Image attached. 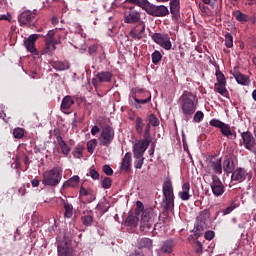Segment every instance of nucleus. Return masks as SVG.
I'll return each mask as SVG.
<instances>
[{
    "label": "nucleus",
    "mask_w": 256,
    "mask_h": 256,
    "mask_svg": "<svg viewBox=\"0 0 256 256\" xmlns=\"http://www.w3.org/2000/svg\"><path fill=\"white\" fill-rule=\"evenodd\" d=\"M239 207V204L233 200L225 209L222 210V215H229Z\"/></svg>",
    "instance_id": "36"
},
{
    "label": "nucleus",
    "mask_w": 256,
    "mask_h": 256,
    "mask_svg": "<svg viewBox=\"0 0 256 256\" xmlns=\"http://www.w3.org/2000/svg\"><path fill=\"white\" fill-rule=\"evenodd\" d=\"M204 117H205V114H203V112L197 111V112L194 114L193 121H194V123H201V120H202Z\"/></svg>",
    "instance_id": "52"
},
{
    "label": "nucleus",
    "mask_w": 256,
    "mask_h": 256,
    "mask_svg": "<svg viewBox=\"0 0 256 256\" xmlns=\"http://www.w3.org/2000/svg\"><path fill=\"white\" fill-rule=\"evenodd\" d=\"M207 171L208 173H215L216 175H221L223 173V164L221 163V158H211L207 161Z\"/></svg>",
    "instance_id": "10"
},
{
    "label": "nucleus",
    "mask_w": 256,
    "mask_h": 256,
    "mask_svg": "<svg viewBox=\"0 0 256 256\" xmlns=\"http://www.w3.org/2000/svg\"><path fill=\"white\" fill-rule=\"evenodd\" d=\"M199 9H200L201 13H203L204 15H209V9L207 8V6H205V4L200 3Z\"/></svg>",
    "instance_id": "56"
},
{
    "label": "nucleus",
    "mask_w": 256,
    "mask_h": 256,
    "mask_svg": "<svg viewBox=\"0 0 256 256\" xmlns=\"http://www.w3.org/2000/svg\"><path fill=\"white\" fill-rule=\"evenodd\" d=\"M233 76L239 85L247 86L251 83L249 76H245L239 72H235Z\"/></svg>",
    "instance_id": "26"
},
{
    "label": "nucleus",
    "mask_w": 256,
    "mask_h": 256,
    "mask_svg": "<svg viewBox=\"0 0 256 256\" xmlns=\"http://www.w3.org/2000/svg\"><path fill=\"white\" fill-rule=\"evenodd\" d=\"M13 135L15 139H23L25 135V130H23V128H15L13 131Z\"/></svg>",
    "instance_id": "49"
},
{
    "label": "nucleus",
    "mask_w": 256,
    "mask_h": 256,
    "mask_svg": "<svg viewBox=\"0 0 256 256\" xmlns=\"http://www.w3.org/2000/svg\"><path fill=\"white\" fill-rule=\"evenodd\" d=\"M233 16L235 17L236 21H239V23H247V21H249V15L241 12V10H236L233 13Z\"/></svg>",
    "instance_id": "29"
},
{
    "label": "nucleus",
    "mask_w": 256,
    "mask_h": 256,
    "mask_svg": "<svg viewBox=\"0 0 256 256\" xmlns=\"http://www.w3.org/2000/svg\"><path fill=\"white\" fill-rule=\"evenodd\" d=\"M56 141L58 143V147H59L62 155L67 157V155H69V153H71V149H72L71 146L73 144L71 142H70V144H67V142H65V140H63V137H61V135L56 136Z\"/></svg>",
    "instance_id": "15"
},
{
    "label": "nucleus",
    "mask_w": 256,
    "mask_h": 256,
    "mask_svg": "<svg viewBox=\"0 0 256 256\" xmlns=\"http://www.w3.org/2000/svg\"><path fill=\"white\" fill-rule=\"evenodd\" d=\"M61 179H63V168L54 167L43 173L42 183L49 187H57V184L61 183Z\"/></svg>",
    "instance_id": "3"
},
{
    "label": "nucleus",
    "mask_w": 256,
    "mask_h": 256,
    "mask_svg": "<svg viewBox=\"0 0 256 256\" xmlns=\"http://www.w3.org/2000/svg\"><path fill=\"white\" fill-rule=\"evenodd\" d=\"M120 169L121 171H129L131 169V152L124 155Z\"/></svg>",
    "instance_id": "25"
},
{
    "label": "nucleus",
    "mask_w": 256,
    "mask_h": 256,
    "mask_svg": "<svg viewBox=\"0 0 256 256\" xmlns=\"http://www.w3.org/2000/svg\"><path fill=\"white\" fill-rule=\"evenodd\" d=\"M101 185L103 189H111V185H113V180L109 177H104L102 179Z\"/></svg>",
    "instance_id": "47"
},
{
    "label": "nucleus",
    "mask_w": 256,
    "mask_h": 256,
    "mask_svg": "<svg viewBox=\"0 0 256 256\" xmlns=\"http://www.w3.org/2000/svg\"><path fill=\"white\" fill-rule=\"evenodd\" d=\"M102 171L103 173H105V175H108L109 177L113 175V168H111V166L107 164L102 167Z\"/></svg>",
    "instance_id": "53"
},
{
    "label": "nucleus",
    "mask_w": 256,
    "mask_h": 256,
    "mask_svg": "<svg viewBox=\"0 0 256 256\" xmlns=\"http://www.w3.org/2000/svg\"><path fill=\"white\" fill-rule=\"evenodd\" d=\"M90 177L94 180L99 179V172L97 170H90Z\"/></svg>",
    "instance_id": "59"
},
{
    "label": "nucleus",
    "mask_w": 256,
    "mask_h": 256,
    "mask_svg": "<svg viewBox=\"0 0 256 256\" xmlns=\"http://www.w3.org/2000/svg\"><path fill=\"white\" fill-rule=\"evenodd\" d=\"M34 15L31 11H24L20 14L18 21L20 25H31L33 23Z\"/></svg>",
    "instance_id": "18"
},
{
    "label": "nucleus",
    "mask_w": 256,
    "mask_h": 256,
    "mask_svg": "<svg viewBox=\"0 0 256 256\" xmlns=\"http://www.w3.org/2000/svg\"><path fill=\"white\" fill-rule=\"evenodd\" d=\"M56 47H55V41L53 40H47L46 41V46L43 50V53H45L46 55H51L53 54V52L55 51Z\"/></svg>",
    "instance_id": "32"
},
{
    "label": "nucleus",
    "mask_w": 256,
    "mask_h": 256,
    "mask_svg": "<svg viewBox=\"0 0 256 256\" xmlns=\"http://www.w3.org/2000/svg\"><path fill=\"white\" fill-rule=\"evenodd\" d=\"M135 157V162H134V167L135 169H141L143 167V161H145V158L143 156H134Z\"/></svg>",
    "instance_id": "51"
},
{
    "label": "nucleus",
    "mask_w": 256,
    "mask_h": 256,
    "mask_svg": "<svg viewBox=\"0 0 256 256\" xmlns=\"http://www.w3.org/2000/svg\"><path fill=\"white\" fill-rule=\"evenodd\" d=\"M143 118L137 117L136 118V131L138 135H143Z\"/></svg>",
    "instance_id": "43"
},
{
    "label": "nucleus",
    "mask_w": 256,
    "mask_h": 256,
    "mask_svg": "<svg viewBox=\"0 0 256 256\" xmlns=\"http://www.w3.org/2000/svg\"><path fill=\"white\" fill-rule=\"evenodd\" d=\"M95 147H97V139H91L87 142L88 153H94Z\"/></svg>",
    "instance_id": "46"
},
{
    "label": "nucleus",
    "mask_w": 256,
    "mask_h": 256,
    "mask_svg": "<svg viewBox=\"0 0 256 256\" xmlns=\"http://www.w3.org/2000/svg\"><path fill=\"white\" fill-rule=\"evenodd\" d=\"M225 46L228 49H231V47H233V35L231 33H227L225 35Z\"/></svg>",
    "instance_id": "48"
},
{
    "label": "nucleus",
    "mask_w": 256,
    "mask_h": 256,
    "mask_svg": "<svg viewBox=\"0 0 256 256\" xmlns=\"http://www.w3.org/2000/svg\"><path fill=\"white\" fill-rule=\"evenodd\" d=\"M154 43L165 49L166 51H171L173 44L171 43V37L167 33H154L152 36Z\"/></svg>",
    "instance_id": "7"
},
{
    "label": "nucleus",
    "mask_w": 256,
    "mask_h": 256,
    "mask_svg": "<svg viewBox=\"0 0 256 256\" xmlns=\"http://www.w3.org/2000/svg\"><path fill=\"white\" fill-rule=\"evenodd\" d=\"M64 211V217H66V219L73 217V205L69 202L64 201Z\"/></svg>",
    "instance_id": "37"
},
{
    "label": "nucleus",
    "mask_w": 256,
    "mask_h": 256,
    "mask_svg": "<svg viewBox=\"0 0 256 256\" xmlns=\"http://www.w3.org/2000/svg\"><path fill=\"white\" fill-rule=\"evenodd\" d=\"M80 197H91V200L89 201V203H91V201H95V196L93 195V190H91L90 188H85V187H81L80 188Z\"/></svg>",
    "instance_id": "35"
},
{
    "label": "nucleus",
    "mask_w": 256,
    "mask_h": 256,
    "mask_svg": "<svg viewBox=\"0 0 256 256\" xmlns=\"http://www.w3.org/2000/svg\"><path fill=\"white\" fill-rule=\"evenodd\" d=\"M55 36V30H50L47 33L48 41H53V37Z\"/></svg>",
    "instance_id": "61"
},
{
    "label": "nucleus",
    "mask_w": 256,
    "mask_h": 256,
    "mask_svg": "<svg viewBox=\"0 0 256 256\" xmlns=\"http://www.w3.org/2000/svg\"><path fill=\"white\" fill-rule=\"evenodd\" d=\"M73 155H74V157H77L79 159L81 157V155H83V148H81V147L75 148Z\"/></svg>",
    "instance_id": "55"
},
{
    "label": "nucleus",
    "mask_w": 256,
    "mask_h": 256,
    "mask_svg": "<svg viewBox=\"0 0 256 256\" xmlns=\"http://www.w3.org/2000/svg\"><path fill=\"white\" fill-rule=\"evenodd\" d=\"M216 79L217 83L216 84H225L227 83V80L225 79V75L221 71H216Z\"/></svg>",
    "instance_id": "50"
},
{
    "label": "nucleus",
    "mask_w": 256,
    "mask_h": 256,
    "mask_svg": "<svg viewBox=\"0 0 256 256\" xmlns=\"http://www.w3.org/2000/svg\"><path fill=\"white\" fill-rule=\"evenodd\" d=\"M212 193L215 197H221L225 193V185L221 182V179L217 175L212 174V182L210 183Z\"/></svg>",
    "instance_id": "9"
},
{
    "label": "nucleus",
    "mask_w": 256,
    "mask_h": 256,
    "mask_svg": "<svg viewBox=\"0 0 256 256\" xmlns=\"http://www.w3.org/2000/svg\"><path fill=\"white\" fill-rule=\"evenodd\" d=\"M130 256H143V252H141V250L138 249V250H135L134 252H132L130 254Z\"/></svg>",
    "instance_id": "64"
},
{
    "label": "nucleus",
    "mask_w": 256,
    "mask_h": 256,
    "mask_svg": "<svg viewBox=\"0 0 256 256\" xmlns=\"http://www.w3.org/2000/svg\"><path fill=\"white\" fill-rule=\"evenodd\" d=\"M157 214L153 212V209H145L142 213L141 221H140V231L143 233H149L151 229H153V225H155V218Z\"/></svg>",
    "instance_id": "4"
},
{
    "label": "nucleus",
    "mask_w": 256,
    "mask_h": 256,
    "mask_svg": "<svg viewBox=\"0 0 256 256\" xmlns=\"http://www.w3.org/2000/svg\"><path fill=\"white\" fill-rule=\"evenodd\" d=\"M136 207L138 208L137 213H139V211H143V202L137 201Z\"/></svg>",
    "instance_id": "63"
},
{
    "label": "nucleus",
    "mask_w": 256,
    "mask_h": 256,
    "mask_svg": "<svg viewBox=\"0 0 256 256\" xmlns=\"http://www.w3.org/2000/svg\"><path fill=\"white\" fill-rule=\"evenodd\" d=\"M190 189L191 185L188 182L182 185V191L179 192V197L182 201H189L191 199V195H189Z\"/></svg>",
    "instance_id": "22"
},
{
    "label": "nucleus",
    "mask_w": 256,
    "mask_h": 256,
    "mask_svg": "<svg viewBox=\"0 0 256 256\" xmlns=\"http://www.w3.org/2000/svg\"><path fill=\"white\" fill-rule=\"evenodd\" d=\"M146 13L152 17H167V15H169V8L165 5H155L150 3Z\"/></svg>",
    "instance_id": "8"
},
{
    "label": "nucleus",
    "mask_w": 256,
    "mask_h": 256,
    "mask_svg": "<svg viewBox=\"0 0 256 256\" xmlns=\"http://www.w3.org/2000/svg\"><path fill=\"white\" fill-rule=\"evenodd\" d=\"M248 178V181H251V175L247 173V170L244 168H237L231 176L232 181H237L238 183H243L245 179Z\"/></svg>",
    "instance_id": "11"
},
{
    "label": "nucleus",
    "mask_w": 256,
    "mask_h": 256,
    "mask_svg": "<svg viewBox=\"0 0 256 256\" xmlns=\"http://www.w3.org/2000/svg\"><path fill=\"white\" fill-rule=\"evenodd\" d=\"M153 245V241L149 238L138 239L137 247L139 249H145L147 247H151Z\"/></svg>",
    "instance_id": "34"
},
{
    "label": "nucleus",
    "mask_w": 256,
    "mask_h": 256,
    "mask_svg": "<svg viewBox=\"0 0 256 256\" xmlns=\"http://www.w3.org/2000/svg\"><path fill=\"white\" fill-rule=\"evenodd\" d=\"M145 93H148L147 91L143 90V89H138L135 91V94L136 97H146L147 98V95H145Z\"/></svg>",
    "instance_id": "57"
},
{
    "label": "nucleus",
    "mask_w": 256,
    "mask_h": 256,
    "mask_svg": "<svg viewBox=\"0 0 256 256\" xmlns=\"http://www.w3.org/2000/svg\"><path fill=\"white\" fill-rule=\"evenodd\" d=\"M175 247V243L173 240H167L163 242L162 246L160 247L161 253H165L167 255L173 253V248Z\"/></svg>",
    "instance_id": "23"
},
{
    "label": "nucleus",
    "mask_w": 256,
    "mask_h": 256,
    "mask_svg": "<svg viewBox=\"0 0 256 256\" xmlns=\"http://www.w3.org/2000/svg\"><path fill=\"white\" fill-rule=\"evenodd\" d=\"M209 123L211 127H216L217 129H220V132L224 137H227L232 141H235V139H237V132L231 130V126H229V124H225L224 122L217 119H212Z\"/></svg>",
    "instance_id": "5"
},
{
    "label": "nucleus",
    "mask_w": 256,
    "mask_h": 256,
    "mask_svg": "<svg viewBox=\"0 0 256 256\" xmlns=\"http://www.w3.org/2000/svg\"><path fill=\"white\" fill-rule=\"evenodd\" d=\"M53 68L56 69V71H65L69 69V64L58 61L53 63Z\"/></svg>",
    "instance_id": "40"
},
{
    "label": "nucleus",
    "mask_w": 256,
    "mask_h": 256,
    "mask_svg": "<svg viewBox=\"0 0 256 256\" xmlns=\"http://www.w3.org/2000/svg\"><path fill=\"white\" fill-rule=\"evenodd\" d=\"M148 124L152 125V127H159L160 122H159L157 116H155V114H150L148 116Z\"/></svg>",
    "instance_id": "42"
},
{
    "label": "nucleus",
    "mask_w": 256,
    "mask_h": 256,
    "mask_svg": "<svg viewBox=\"0 0 256 256\" xmlns=\"http://www.w3.org/2000/svg\"><path fill=\"white\" fill-rule=\"evenodd\" d=\"M73 105H75V100H73V97L68 95L62 99L60 109L63 113H67V111H69Z\"/></svg>",
    "instance_id": "21"
},
{
    "label": "nucleus",
    "mask_w": 256,
    "mask_h": 256,
    "mask_svg": "<svg viewBox=\"0 0 256 256\" xmlns=\"http://www.w3.org/2000/svg\"><path fill=\"white\" fill-rule=\"evenodd\" d=\"M148 147H149V141H147V138H145V140H140L133 147L134 156H143V153L147 151Z\"/></svg>",
    "instance_id": "14"
},
{
    "label": "nucleus",
    "mask_w": 256,
    "mask_h": 256,
    "mask_svg": "<svg viewBox=\"0 0 256 256\" xmlns=\"http://www.w3.org/2000/svg\"><path fill=\"white\" fill-rule=\"evenodd\" d=\"M223 169L225 173H233L235 171V162L231 158H228L224 161Z\"/></svg>",
    "instance_id": "30"
},
{
    "label": "nucleus",
    "mask_w": 256,
    "mask_h": 256,
    "mask_svg": "<svg viewBox=\"0 0 256 256\" xmlns=\"http://www.w3.org/2000/svg\"><path fill=\"white\" fill-rule=\"evenodd\" d=\"M80 178L79 176H73L69 180L65 181L62 185L63 189H67V187H77L79 185Z\"/></svg>",
    "instance_id": "31"
},
{
    "label": "nucleus",
    "mask_w": 256,
    "mask_h": 256,
    "mask_svg": "<svg viewBox=\"0 0 256 256\" xmlns=\"http://www.w3.org/2000/svg\"><path fill=\"white\" fill-rule=\"evenodd\" d=\"M181 9V3L179 0H171L170 1V13L173 16L174 19H179L181 16L180 10Z\"/></svg>",
    "instance_id": "19"
},
{
    "label": "nucleus",
    "mask_w": 256,
    "mask_h": 256,
    "mask_svg": "<svg viewBox=\"0 0 256 256\" xmlns=\"http://www.w3.org/2000/svg\"><path fill=\"white\" fill-rule=\"evenodd\" d=\"M163 200L162 207L165 211H171L175 207V196L173 194V183L171 180H165L162 186Z\"/></svg>",
    "instance_id": "2"
},
{
    "label": "nucleus",
    "mask_w": 256,
    "mask_h": 256,
    "mask_svg": "<svg viewBox=\"0 0 256 256\" xmlns=\"http://www.w3.org/2000/svg\"><path fill=\"white\" fill-rule=\"evenodd\" d=\"M115 139V130L111 126H105L98 138L100 147H109Z\"/></svg>",
    "instance_id": "6"
},
{
    "label": "nucleus",
    "mask_w": 256,
    "mask_h": 256,
    "mask_svg": "<svg viewBox=\"0 0 256 256\" xmlns=\"http://www.w3.org/2000/svg\"><path fill=\"white\" fill-rule=\"evenodd\" d=\"M132 39H137L138 41L145 37V24L138 25L130 30L129 33Z\"/></svg>",
    "instance_id": "16"
},
{
    "label": "nucleus",
    "mask_w": 256,
    "mask_h": 256,
    "mask_svg": "<svg viewBox=\"0 0 256 256\" xmlns=\"http://www.w3.org/2000/svg\"><path fill=\"white\" fill-rule=\"evenodd\" d=\"M178 103L182 111L184 121H189L197 111L199 99H197V95L189 91H184L180 96Z\"/></svg>",
    "instance_id": "1"
},
{
    "label": "nucleus",
    "mask_w": 256,
    "mask_h": 256,
    "mask_svg": "<svg viewBox=\"0 0 256 256\" xmlns=\"http://www.w3.org/2000/svg\"><path fill=\"white\" fill-rule=\"evenodd\" d=\"M58 256H67L69 255V248L61 246L60 243L57 244Z\"/></svg>",
    "instance_id": "45"
},
{
    "label": "nucleus",
    "mask_w": 256,
    "mask_h": 256,
    "mask_svg": "<svg viewBox=\"0 0 256 256\" xmlns=\"http://www.w3.org/2000/svg\"><path fill=\"white\" fill-rule=\"evenodd\" d=\"M41 35L39 34H31L25 41L24 45L30 53H33V55H39V52H37V48H35V41L39 39Z\"/></svg>",
    "instance_id": "12"
},
{
    "label": "nucleus",
    "mask_w": 256,
    "mask_h": 256,
    "mask_svg": "<svg viewBox=\"0 0 256 256\" xmlns=\"http://www.w3.org/2000/svg\"><path fill=\"white\" fill-rule=\"evenodd\" d=\"M161 59H163V55H161V52L156 50L152 53V63L154 65H157L161 61Z\"/></svg>",
    "instance_id": "44"
},
{
    "label": "nucleus",
    "mask_w": 256,
    "mask_h": 256,
    "mask_svg": "<svg viewBox=\"0 0 256 256\" xmlns=\"http://www.w3.org/2000/svg\"><path fill=\"white\" fill-rule=\"evenodd\" d=\"M144 95L147 96V98H140L137 95H133L132 99H134V105L136 109H141V105H145L146 103H149L151 101V93L150 92H144ZM140 98V99H139Z\"/></svg>",
    "instance_id": "20"
},
{
    "label": "nucleus",
    "mask_w": 256,
    "mask_h": 256,
    "mask_svg": "<svg viewBox=\"0 0 256 256\" xmlns=\"http://www.w3.org/2000/svg\"><path fill=\"white\" fill-rule=\"evenodd\" d=\"M109 202H107V200H104L100 203L97 204L96 209H98V211H101L102 213H107L109 211Z\"/></svg>",
    "instance_id": "39"
},
{
    "label": "nucleus",
    "mask_w": 256,
    "mask_h": 256,
    "mask_svg": "<svg viewBox=\"0 0 256 256\" xmlns=\"http://www.w3.org/2000/svg\"><path fill=\"white\" fill-rule=\"evenodd\" d=\"M125 227H130V229H135L139 225V218L137 216L130 215L126 218L124 222Z\"/></svg>",
    "instance_id": "28"
},
{
    "label": "nucleus",
    "mask_w": 256,
    "mask_h": 256,
    "mask_svg": "<svg viewBox=\"0 0 256 256\" xmlns=\"http://www.w3.org/2000/svg\"><path fill=\"white\" fill-rule=\"evenodd\" d=\"M151 137V124H146L145 130H144V138L149 139Z\"/></svg>",
    "instance_id": "54"
},
{
    "label": "nucleus",
    "mask_w": 256,
    "mask_h": 256,
    "mask_svg": "<svg viewBox=\"0 0 256 256\" xmlns=\"http://www.w3.org/2000/svg\"><path fill=\"white\" fill-rule=\"evenodd\" d=\"M99 83H110L113 74H111V72L109 71H102V72H98L96 75Z\"/></svg>",
    "instance_id": "24"
},
{
    "label": "nucleus",
    "mask_w": 256,
    "mask_h": 256,
    "mask_svg": "<svg viewBox=\"0 0 256 256\" xmlns=\"http://www.w3.org/2000/svg\"><path fill=\"white\" fill-rule=\"evenodd\" d=\"M100 129H99V126L95 125L92 127L91 129V135H97V133H99Z\"/></svg>",
    "instance_id": "60"
},
{
    "label": "nucleus",
    "mask_w": 256,
    "mask_h": 256,
    "mask_svg": "<svg viewBox=\"0 0 256 256\" xmlns=\"http://www.w3.org/2000/svg\"><path fill=\"white\" fill-rule=\"evenodd\" d=\"M226 85H227V83L215 84V90H217V93L222 95V97H227L229 95Z\"/></svg>",
    "instance_id": "38"
},
{
    "label": "nucleus",
    "mask_w": 256,
    "mask_h": 256,
    "mask_svg": "<svg viewBox=\"0 0 256 256\" xmlns=\"http://www.w3.org/2000/svg\"><path fill=\"white\" fill-rule=\"evenodd\" d=\"M127 2L131 3L132 5H137L138 7L143 9V11H145L146 13H147V10L149 9V5L151 4L149 0H127Z\"/></svg>",
    "instance_id": "27"
},
{
    "label": "nucleus",
    "mask_w": 256,
    "mask_h": 256,
    "mask_svg": "<svg viewBox=\"0 0 256 256\" xmlns=\"http://www.w3.org/2000/svg\"><path fill=\"white\" fill-rule=\"evenodd\" d=\"M93 53H97V45H91L89 47V54L93 55Z\"/></svg>",
    "instance_id": "62"
},
{
    "label": "nucleus",
    "mask_w": 256,
    "mask_h": 256,
    "mask_svg": "<svg viewBox=\"0 0 256 256\" xmlns=\"http://www.w3.org/2000/svg\"><path fill=\"white\" fill-rule=\"evenodd\" d=\"M210 217L209 210H203L200 212L199 216L197 217V221L199 223H205Z\"/></svg>",
    "instance_id": "41"
},
{
    "label": "nucleus",
    "mask_w": 256,
    "mask_h": 256,
    "mask_svg": "<svg viewBox=\"0 0 256 256\" xmlns=\"http://www.w3.org/2000/svg\"><path fill=\"white\" fill-rule=\"evenodd\" d=\"M214 237H215V232L213 231L205 232V239H207V241H211Z\"/></svg>",
    "instance_id": "58"
},
{
    "label": "nucleus",
    "mask_w": 256,
    "mask_h": 256,
    "mask_svg": "<svg viewBox=\"0 0 256 256\" xmlns=\"http://www.w3.org/2000/svg\"><path fill=\"white\" fill-rule=\"evenodd\" d=\"M241 137L243 139V143L249 151L255 147V138H253V134L251 132H243L241 133Z\"/></svg>",
    "instance_id": "17"
},
{
    "label": "nucleus",
    "mask_w": 256,
    "mask_h": 256,
    "mask_svg": "<svg viewBox=\"0 0 256 256\" xmlns=\"http://www.w3.org/2000/svg\"><path fill=\"white\" fill-rule=\"evenodd\" d=\"M141 21V13L134 8H129L125 12V23H139Z\"/></svg>",
    "instance_id": "13"
},
{
    "label": "nucleus",
    "mask_w": 256,
    "mask_h": 256,
    "mask_svg": "<svg viewBox=\"0 0 256 256\" xmlns=\"http://www.w3.org/2000/svg\"><path fill=\"white\" fill-rule=\"evenodd\" d=\"M81 221L85 227H91V225H93V221H94L93 213L83 215L81 217Z\"/></svg>",
    "instance_id": "33"
}]
</instances>
